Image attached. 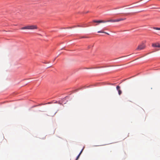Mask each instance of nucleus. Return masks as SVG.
<instances>
[{
  "label": "nucleus",
  "instance_id": "9d476101",
  "mask_svg": "<svg viewBox=\"0 0 160 160\" xmlns=\"http://www.w3.org/2000/svg\"><path fill=\"white\" fill-rule=\"evenodd\" d=\"M125 19H126V18H121L117 19V21H118V22H119V21H121L125 20Z\"/></svg>",
  "mask_w": 160,
  "mask_h": 160
},
{
  "label": "nucleus",
  "instance_id": "ddd939ff",
  "mask_svg": "<svg viewBox=\"0 0 160 160\" xmlns=\"http://www.w3.org/2000/svg\"><path fill=\"white\" fill-rule=\"evenodd\" d=\"M84 37H82L81 38H84Z\"/></svg>",
  "mask_w": 160,
  "mask_h": 160
},
{
  "label": "nucleus",
  "instance_id": "39448f33",
  "mask_svg": "<svg viewBox=\"0 0 160 160\" xmlns=\"http://www.w3.org/2000/svg\"><path fill=\"white\" fill-rule=\"evenodd\" d=\"M120 87L118 86H117L116 87L118 91V93L119 95H120L122 93V91L120 89Z\"/></svg>",
  "mask_w": 160,
  "mask_h": 160
},
{
  "label": "nucleus",
  "instance_id": "9b49d317",
  "mask_svg": "<svg viewBox=\"0 0 160 160\" xmlns=\"http://www.w3.org/2000/svg\"><path fill=\"white\" fill-rule=\"evenodd\" d=\"M153 28L157 30H160V28H159L153 27Z\"/></svg>",
  "mask_w": 160,
  "mask_h": 160
},
{
  "label": "nucleus",
  "instance_id": "f03ea898",
  "mask_svg": "<svg viewBox=\"0 0 160 160\" xmlns=\"http://www.w3.org/2000/svg\"><path fill=\"white\" fill-rule=\"evenodd\" d=\"M146 47V46L145 44L142 43L138 46V48H137L136 50H141L144 49Z\"/></svg>",
  "mask_w": 160,
  "mask_h": 160
},
{
  "label": "nucleus",
  "instance_id": "20e7f679",
  "mask_svg": "<svg viewBox=\"0 0 160 160\" xmlns=\"http://www.w3.org/2000/svg\"><path fill=\"white\" fill-rule=\"evenodd\" d=\"M93 22L96 23H105L106 22V21L104 20H93Z\"/></svg>",
  "mask_w": 160,
  "mask_h": 160
},
{
  "label": "nucleus",
  "instance_id": "f257e3e1",
  "mask_svg": "<svg viewBox=\"0 0 160 160\" xmlns=\"http://www.w3.org/2000/svg\"><path fill=\"white\" fill-rule=\"evenodd\" d=\"M38 27L36 25H28L22 28L21 29L22 30L23 29H28V30H34L37 29Z\"/></svg>",
  "mask_w": 160,
  "mask_h": 160
},
{
  "label": "nucleus",
  "instance_id": "1a4fd4ad",
  "mask_svg": "<svg viewBox=\"0 0 160 160\" xmlns=\"http://www.w3.org/2000/svg\"><path fill=\"white\" fill-rule=\"evenodd\" d=\"M98 33H105V34H106L108 35H109V34L108 33H107L106 32H103V31H98Z\"/></svg>",
  "mask_w": 160,
  "mask_h": 160
},
{
  "label": "nucleus",
  "instance_id": "f8f14e48",
  "mask_svg": "<svg viewBox=\"0 0 160 160\" xmlns=\"http://www.w3.org/2000/svg\"><path fill=\"white\" fill-rule=\"evenodd\" d=\"M2 139H4V138L3 135H2Z\"/></svg>",
  "mask_w": 160,
  "mask_h": 160
},
{
  "label": "nucleus",
  "instance_id": "0eeeda50",
  "mask_svg": "<svg viewBox=\"0 0 160 160\" xmlns=\"http://www.w3.org/2000/svg\"><path fill=\"white\" fill-rule=\"evenodd\" d=\"M83 149H82V150H81V151L80 152V153L79 154V155H78V156H77V158H76V160H77L78 159V158H79V157L80 156V154H81V153H82V151H83Z\"/></svg>",
  "mask_w": 160,
  "mask_h": 160
},
{
  "label": "nucleus",
  "instance_id": "7ed1b4c3",
  "mask_svg": "<svg viewBox=\"0 0 160 160\" xmlns=\"http://www.w3.org/2000/svg\"><path fill=\"white\" fill-rule=\"evenodd\" d=\"M152 46L154 48H160V43L158 42L152 43Z\"/></svg>",
  "mask_w": 160,
  "mask_h": 160
},
{
  "label": "nucleus",
  "instance_id": "423d86ee",
  "mask_svg": "<svg viewBox=\"0 0 160 160\" xmlns=\"http://www.w3.org/2000/svg\"><path fill=\"white\" fill-rule=\"evenodd\" d=\"M117 19H115V20H112L111 19L108 20L106 21V22H118V21H117Z\"/></svg>",
  "mask_w": 160,
  "mask_h": 160
},
{
  "label": "nucleus",
  "instance_id": "6e6552de",
  "mask_svg": "<svg viewBox=\"0 0 160 160\" xmlns=\"http://www.w3.org/2000/svg\"><path fill=\"white\" fill-rule=\"evenodd\" d=\"M85 27L83 26L82 25H77V26H73L72 28H76V27Z\"/></svg>",
  "mask_w": 160,
  "mask_h": 160
}]
</instances>
